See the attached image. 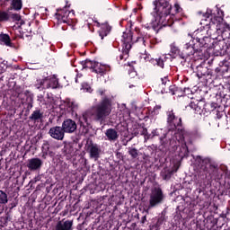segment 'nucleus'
Segmentation results:
<instances>
[{"label":"nucleus","mask_w":230,"mask_h":230,"mask_svg":"<svg viewBox=\"0 0 230 230\" xmlns=\"http://www.w3.org/2000/svg\"><path fill=\"white\" fill-rule=\"evenodd\" d=\"M27 109H28V111L33 109V102H28Z\"/></svg>","instance_id":"57"},{"label":"nucleus","mask_w":230,"mask_h":230,"mask_svg":"<svg viewBox=\"0 0 230 230\" xmlns=\"http://www.w3.org/2000/svg\"><path fill=\"white\" fill-rule=\"evenodd\" d=\"M83 66V69H92L93 73H96L100 76H105L107 73H111V66L102 65L98 61H93L91 59L83 60L80 62Z\"/></svg>","instance_id":"7"},{"label":"nucleus","mask_w":230,"mask_h":230,"mask_svg":"<svg viewBox=\"0 0 230 230\" xmlns=\"http://www.w3.org/2000/svg\"><path fill=\"white\" fill-rule=\"evenodd\" d=\"M221 104L225 107H230V95H224L221 99Z\"/></svg>","instance_id":"42"},{"label":"nucleus","mask_w":230,"mask_h":230,"mask_svg":"<svg viewBox=\"0 0 230 230\" xmlns=\"http://www.w3.org/2000/svg\"><path fill=\"white\" fill-rule=\"evenodd\" d=\"M73 220L58 221L56 225L55 230H74L75 227H73Z\"/></svg>","instance_id":"25"},{"label":"nucleus","mask_w":230,"mask_h":230,"mask_svg":"<svg viewBox=\"0 0 230 230\" xmlns=\"http://www.w3.org/2000/svg\"><path fill=\"white\" fill-rule=\"evenodd\" d=\"M140 136H144L145 140L146 141V136H148V129L145 127L140 128Z\"/></svg>","instance_id":"48"},{"label":"nucleus","mask_w":230,"mask_h":230,"mask_svg":"<svg viewBox=\"0 0 230 230\" xmlns=\"http://www.w3.org/2000/svg\"><path fill=\"white\" fill-rule=\"evenodd\" d=\"M116 157H117V159H119L120 161H123V154H121V152H117L116 153Z\"/></svg>","instance_id":"56"},{"label":"nucleus","mask_w":230,"mask_h":230,"mask_svg":"<svg viewBox=\"0 0 230 230\" xmlns=\"http://www.w3.org/2000/svg\"><path fill=\"white\" fill-rule=\"evenodd\" d=\"M61 114H70L74 118H78V109H80V104L73 99H66L59 105Z\"/></svg>","instance_id":"8"},{"label":"nucleus","mask_w":230,"mask_h":230,"mask_svg":"<svg viewBox=\"0 0 230 230\" xmlns=\"http://www.w3.org/2000/svg\"><path fill=\"white\" fill-rule=\"evenodd\" d=\"M8 69V62L3 59H0V75H3L4 71Z\"/></svg>","instance_id":"43"},{"label":"nucleus","mask_w":230,"mask_h":230,"mask_svg":"<svg viewBox=\"0 0 230 230\" xmlns=\"http://www.w3.org/2000/svg\"><path fill=\"white\" fill-rule=\"evenodd\" d=\"M47 98L49 100V102H47L48 103L51 102V101L53 100V97H51L49 93H47Z\"/></svg>","instance_id":"60"},{"label":"nucleus","mask_w":230,"mask_h":230,"mask_svg":"<svg viewBox=\"0 0 230 230\" xmlns=\"http://www.w3.org/2000/svg\"><path fill=\"white\" fill-rule=\"evenodd\" d=\"M11 2L13 10H21L22 8V0H11Z\"/></svg>","instance_id":"40"},{"label":"nucleus","mask_w":230,"mask_h":230,"mask_svg":"<svg viewBox=\"0 0 230 230\" xmlns=\"http://www.w3.org/2000/svg\"><path fill=\"white\" fill-rule=\"evenodd\" d=\"M160 175L164 181H170V179H172V175H173V170L164 169Z\"/></svg>","instance_id":"34"},{"label":"nucleus","mask_w":230,"mask_h":230,"mask_svg":"<svg viewBox=\"0 0 230 230\" xmlns=\"http://www.w3.org/2000/svg\"><path fill=\"white\" fill-rule=\"evenodd\" d=\"M171 55L168 54L167 57H169V58H172L171 57H172V58H177V57H179V58H181V54L182 53V51H181V49H179V47H176L174 43H172L171 45Z\"/></svg>","instance_id":"30"},{"label":"nucleus","mask_w":230,"mask_h":230,"mask_svg":"<svg viewBox=\"0 0 230 230\" xmlns=\"http://www.w3.org/2000/svg\"><path fill=\"white\" fill-rule=\"evenodd\" d=\"M34 87H36L39 91H44L46 88V79L45 77L43 79L37 80V83L34 84Z\"/></svg>","instance_id":"36"},{"label":"nucleus","mask_w":230,"mask_h":230,"mask_svg":"<svg viewBox=\"0 0 230 230\" xmlns=\"http://www.w3.org/2000/svg\"><path fill=\"white\" fill-rule=\"evenodd\" d=\"M37 102H39V103L40 105H49V102H48V101H46V99H44V95H42V94H39L37 96Z\"/></svg>","instance_id":"44"},{"label":"nucleus","mask_w":230,"mask_h":230,"mask_svg":"<svg viewBox=\"0 0 230 230\" xmlns=\"http://www.w3.org/2000/svg\"><path fill=\"white\" fill-rule=\"evenodd\" d=\"M71 14V12L65 9H58L56 13V19H58V22H64L66 24H68V26H71L72 30H76V22H75L73 19L69 18V15Z\"/></svg>","instance_id":"12"},{"label":"nucleus","mask_w":230,"mask_h":230,"mask_svg":"<svg viewBox=\"0 0 230 230\" xmlns=\"http://www.w3.org/2000/svg\"><path fill=\"white\" fill-rule=\"evenodd\" d=\"M166 224V215L164 213H161V215L158 216V218L154 225V227L156 229H160V227Z\"/></svg>","instance_id":"33"},{"label":"nucleus","mask_w":230,"mask_h":230,"mask_svg":"<svg viewBox=\"0 0 230 230\" xmlns=\"http://www.w3.org/2000/svg\"><path fill=\"white\" fill-rule=\"evenodd\" d=\"M4 204H8V194L0 190V206H4Z\"/></svg>","instance_id":"38"},{"label":"nucleus","mask_w":230,"mask_h":230,"mask_svg":"<svg viewBox=\"0 0 230 230\" xmlns=\"http://www.w3.org/2000/svg\"><path fill=\"white\" fill-rule=\"evenodd\" d=\"M196 75L205 84H215V71L208 67L206 61L201 62L196 66Z\"/></svg>","instance_id":"6"},{"label":"nucleus","mask_w":230,"mask_h":230,"mask_svg":"<svg viewBox=\"0 0 230 230\" xmlns=\"http://www.w3.org/2000/svg\"><path fill=\"white\" fill-rule=\"evenodd\" d=\"M50 150H51V145L49 144V142H48V140H44L41 146V152H53Z\"/></svg>","instance_id":"41"},{"label":"nucleus","mask_w":230,"mask_h":230,"mask_svg":"<svg viewBox=\"0 0 230 230\" xmlns=\"http://www.w3.org/2000/svg\"><path fill=\"white\" fill-rule=\"evenodd\" d=\"M160 81L163 87H166V85H170V79H168V76L162 77Z\"/></svg>","instance_id":"46"},{"label":"nucleus","mask_w":230,"mask_h":230,"mask_svg":"<svg viewBox=\"0 0 230 230\" xmlns=\"http://www.w3.org/2000/svg\"><path fill=\"white\" fill-rule=\"evenodd\" d=\"M221 32V37L225 42H227L230 45V28L229 25H226V29L222 31L219 30Z\"/></svg>","instance_id":"32"},{"label":"nucleus","mask_w":230,"mask_h":230,"mask_svg":"<svg viewBox=\"0 0 230 230\" xmlns=\"http://www.w3.org/2000/svg\"><path fill=\"white\" fill-rule=\"evenodd\" d=\"M0 42H3L8 48H13V43L12 42V39L8 34H0Z\"/></svg>","instance_id":"31"},{"label":"nucleus","mask_w":230,"mask_h":230,"mask_svg":"<svg viewBox=\"0 0 230 230\" xmlns=\"http://www.w3.org/2000/svg\"><path fill=\"white\" fill-rule=\"evenodd\" d=\"M111 112H112V99L103 97L100 102L91 109L86 110L79 116V125L83 128L91 127L93 121L102 125L105 123V119L111 116Z\"/></svg>","instance_id":"3"},{"label":"nucleus","mask_w":230,"mask_h":230,"mask_svg":"<svg viewBox=\"0 0 230 230\" xmlns=\"http://www.w3.org/2000/svg\"><path fill=\"white\" fill-rule=\"evenodd\" d=\"M165 198L166 196H164L163 189H161V187H155L149 196V206L148 208L146 209V213L148 214L152 208H156V206H159V204H163Z\"/></svg>","instance_id":"9"},{"label":"nucleus","mask_w":230,"mask_h":230,"mask_svg":"<svg viewBox=\"0 0 230 230\" xmlns=\"http://www.w3.org/2000/svg\"><path fill=\"white\" fill-rule=\"evenodd\" d=\"M88 28H89L90 31H92V33L94 32V27H93V25L88 24Z\"/></svg>","instance_id":"62"},{"label":"nucleus","mask_w":230,"mask_h":230,"mask_svg":"<svg viewBox=\"0 0 230 230\" xmlns=\"http://www.w3.org/2000/svg\"><path fill=\"white\" fill-rule=\"evenodd\" d=\"M132 136H134L135 137H137V136H141L140 128H135L132 131Z\"/></svg>","instance_id":"49"},{"label":"nucleus","mask_w":230,"mask_h":230,"mask_svg":"<svg viewBox=\"0 0 230 230\" xmlns=\"http://www.w3.org/2000/svg\"><path fill=\"white\" fill-rule=\"evenodd\" d=\"M159 111H161V106L156 105L154 107V109L147 108V118H154V116H157L159 114Z\"/></svg>","instance_id":"35"},{"label":"nucleus","mask_w":230,"mask_h":230,"mask_svg":"<svg viewBox=\"0 0 230 230\" xmlns=\"http://www.w3.org/2000/svg\"><path fill=\"white\" fill-rule=\"evenodd\" d=\"M147 139H150V135L147 133V136H146V140Z\"/></svg>","instance_id":"64"},{"label":"nucleus","mask_w":230,"mask_h":230,"mask_svg":"<svg viewBox=\"0 0 230 230\" xmlns=\"http://www.w3.org/2000/svg\"><path fill=\"white\" fill-rule=\"evenodd\" d=\"M195 46L200 49V54L202 53L203 49L208 48H211V38L208 36L204 37H196L193 39Z\"/></svg>","instance_id":"19"},{"label":"nucleus","mask_w":230,"mask_h":230,"mask_svg":"<svg viewBox=\"0 0 230 230\" xmlns=\"http://www.w3.org/2000/svg\"><path fill=\"white\" fill-rule=\"evenodd\" d=\"M153 4L156 13V25L153 24L150 26L146 24L145 25V28H146V30H153L155 35H157L159 33V30H161L163 26H170V15H177V13H181L182 12V9L178 3L174 4L172 7L170 4V1L155 0Z\"/></svg>","instance_id":"4"},{"label":"nucleus","mask_w":230,"mask_h":230,"mask_svg":"<svg viewBox=\"0 0 230 230\" xmlns=\"http://www.w3.org/2000/svg\"><path fill=\"white\" fill-rule=\"evenodd\" d=\"M105 93H107V90L103 88H100L97 90V93L100 94V96H105Z\"/></svg>","instance_id":"50"},{"label":"nucleus","mask_w":230,"mask_h":230,"mask_svg":"<svg viewBox=\"0 0 230 230\" xmlns=\"http://www.w3.org/2000/svg\"><path fill=\"white\" fill-rule=\"evenodd\" d=\"M105 136L108 138V141H117V139L119 137L118 131H116L114 128H108L105 132Z\"/></svg>","instance_id":"29"},{"label":"nucleus","mask_w":230,"mask_h":230,"mask_svg":"<svg viewBox=\"0 0 230 230\" xmlns=\"http://www.w3.org/2000/svg\"><path fill=\"white\" fill-rule=\"evenodd\" d=\"M224 230H230V219H227V221H226V228H225Z\"/></svg>","instance_id":"59"},{"label":"nucleus","mask_w":230,"mask_h":230,"mask_svg":"<svg viewBox=\"0 0 230 230\" xmlns=\"http://www.w3.org/2000/svg\"><path fill=\"white\" fill-rule=\"evenodd\" d=\"M144 58L146 62H150L153 66H158V67H161L162 69H164V64L170 60V57H168V55H162L156 58L146 56Z\"/></svg>","instance_id":"18"},{"label":"nucleus","mask_w":230,"mask_h":230,"mask_svg":"<svg viewBox=\"0 0 230 230\" xmlns=\"http://www.w3.org/2000/svg\"><path fill=\"white\" fill-rule=\"evenodd\" d=\"M195 170L199 181H204L210 177L212 181L218 182L225 190H228V197H230V175H226V172L217 164H212L208 159H202L198 156L195 162Z\"/></svg>","instance_id":"2"},{"label":"nucleus","mask_w":230,"mask_h":230,"mask_svg":"<svg viewBox=\"0 0 230 230\" xmlns=\"http://www.w3.org/2000/svg\"><path fill=\"white\" fill-rule=\"evenodd\" d=\"M136 33H137V37L136 40H134L132 35V23L129 24V29H126V31L122 34V51L121 54L117 58L119 62L121 60H127L129 57L130 49H132V44H136L137 42H141L143 46H146V39H152V34L148 32H141V29L139 27L135 28Z\"/></svg>","instance_id":"5"},{"label":"nucleus","mask_w":230,"mask_h":230,"mask_svg":"<svg viewBox=\"0 0 230 230\" xmlns=\"http://www.w3.org/2000/svg\"><path fill=\"white\" fill-rule=\"evenodd\" d=\"M44 162L40 158H31L28 160L27 168L30 172H39Z\"/></svg>","instance_id":"20"},{"label":"nucleus","mask_w":230,"mask_h":230,"mask_svg":"<svg viewBox=\"0 0 230 230\" xmlns=\"http://www.w3.org/2000/svg\"><path fill=\"white\" fill-rule=\"evenodd\" d=\"M84 91H86V93H93V88L91 86H89V84H86L85 86H84Z\"/></svg>","instance_id":"54"},{"label":"nucleus","mask_w":230,"mask_h":230,"mask_svg":"<svg viewBox=\"0 0 230 230\" xmlns=\"http://www.w3.org/2000/svg\"><path fill=\"white\" fill-rule=\"evenodd\" d=\"M177 91H179V88L176 85H170L169 86V93L173 96L177 94Z\"/></svg>","instance_id":"47"},{"label":"nucleus","mask_w":230,"mask_h":230,"mask_svg":"<svg viewBox=\"0 0 230 230\" xmlns=\"http://www.w3.org/2000/svg\"><path fill=\"white\" fill-rule=\"evenodd\" d=\"M195 53H199V55H200V49H199L197 45H195V40H190V42L184 45L183 49L181 50V64L186 63L188 58H190V57H193Z\"/></svg>","instance_id":"11"},{"label":"nucleus","mask_w":230,"mask_h":230,"mask_svg":"<svg viewBox=\"0 0 230 230\" xmlns=\"http://www.w3.org/2000/svg\"><path fill=\"white\" fill-rule=\"evenodd\" d=\"M44 118V111H42L41 109H36L32 111L31 116L29 117V119L31 121H34L35 123H39L40 121H42Z\"/></svg>","instance_id":"26"},{"label":"nucleus","mask_w":230,"mask_h":230,"mask_svg":"<svg viewBox=\"0 0 230 230\" xmlns=\"http://www.w3.org/2000/svg\"><path fill=\"white\" fill-rule=\"evenodd\" d=\"M85 150L90 155V159H94L98 161L100 159V154H102V149L98 144H94L93 140L87 141L85 145Z\"/></svg>","instance_id":"16"},{"label":"nucleus","mask_w":230,"mask_h":230,"mask_svg":"<svg viewBox=\"0 0 230 230\" xmlns=\"http://www.w3.org/2000/svg\"><path fill=\"white\" fill-rule=\"evenodd\" d=\"M49 134L53 137V139H58V141H62V139H64V136L66 133L62 127L56 126L49 129Z\"/></svg>","instance_id":"22"},{"label":"nucleus","mask_w":230,"mask_h":230,"mask_svg":"<svg viewBox=\"0 0 230 230\" xmlns=\"http://www.w3.org/2000/svg\"><path fill=\"white\" fill-rule=\"evenodd\" d=\"M48 155L49 157H55V152L41 151V159H48Z\"/></svg>","instance_id":"45"},{"label":"nucleus","mask_w":230,"mask_h":230,"mask_svg":"<svg viewBox=\"0 0 230 230\" xmlns=\"http://www.w3.org/2000/svg\"><path fill=\"white\" fill-rule=\"evenodd\" d=\"M10 21V13L6 11L0 10V22H7Z\"/></svg>","instance_id":"39"},{"label":"nucleus","mask_w":230,"mask_h":230,"mask_svg":"<svg viewBox=\"0 0 230 230\" xmlns=\"http://www.w3.org/2000/svg\"><path fill=\"white\" fill-rule=\"evenodd\" d=\"M230 45L227 41L220 40L218 41L216 46L215 49L217 51V55H220V57H224V55H227L229 52Z\"/></svg>","instance_id":"23"},{"label":"nucleus","mask_w":230,"mask_h":230,"mask_svg":"<svg viewBox=\"0 0 230 230\" xmlns=\"http://www.w3.org/2000/svg\"><path fill=\"white\" fill-rule=\"evenodd\" d=\"M46 89H58V78L57 75H49L45 77Z\"/></svg>","instance_id":"24"},{"label":"nucleus","mask_w":230,"mask_h":230,"mask_svg":"<svg viewBox=\"0 0 230 230\" xmlns=\"http://www.w3.org/2000/svg\"><path fill=\"white\" fill-rule=\"evenodd\" d=\"M206 105V100L204 98L195 99L191 98V101L189 104L190 109H193L197 114H204V107Z\"/></svg>","instance_id":"17"},{"label":"nucleus","mask_w":230,"mask_h":230,"mask_svg":"<svg viewBox=\"0 0 230 230\" xmlns=\"http://www.w3.org/2000/svg\"><path fill=\"white\" fill-rule=\"evenodd\" d=\"M203 114H214L217 119H222L224 116V108L217 102H205Z\"/></svg>","instance_id":"13"},{"label":"nucleus","mask_w":230,"mask_h":230,"mask_svg":"<svg viewBox=\"0 0 230 230\" xmlns=\"http://www.w3.org/2000/svg\"><path fill=\"white\" fill-rule=\"evenodd\" d=\"M12 0H0V6H7Z\"/></svg>","instance_id":"53"},{"label":"nucleus","mask_w":230,"mask_h":230,"mask_svg":"<svg viewBox=\"0 0 230 230\" xmlns=\"http://www.w3.org/2000/svg\"><path fill=\"white\" fill-rule=\"evenodd\" d=\"M146 222V216L142 217L141 224H145Z\"/></svg>","instance_id":"61"},{"label":"nucleus","mask_w":230,"mask_h":230,"mask_svg":"<svg viewBox=\"0 0 230 230\" xmlns=\"http://www.w3.org/2000/svg\"><path fill=\"white\" fill-rule=\"evenodd\" d=\"M211 211H213L214 212V215H217V213H218V207L216 205V204H214L213 206H211Z\"/></svg>","instance_id":"52"},{"label":"nucleus","mask_w":230,"mask_h":230,"mask_svg":"<svg viewBox=\"0 0 230 230\" xmlns=\"http://www.w3.org/2000/svg\"><path fill=\"white\" fill-rule=\"evenodd\" d=\"M230 61L225 59L219 63V66L214 70V81L222 80L227 71H229Z\"/></svg>","instance_id":"15"},{"label":"nucleus","mask_w":230,"mask_h":230,"mask_svg":"<svg viewBox=\"0 0 230 230\" xmlns=\"http://www.w3.org/2000/svg\"><path fill=\"white\" fill-rule=\"evenodd\" d=\"M63 131H65L66 134H73L77 128L76 122L71 119H66L63 123L62 127Z\"/></svg>","instance_id":"21"},{"label":"nucleus","mask_w":230,"mask_h":230,"mask_svg":"<svg viewBox=\"0 0 230 230\" xmlns=\"http://www.w3.org/2000/svg\"><path fill=\"white\" fill-rule=\"evenodd\" d=\"M111 27L109 25V23H102L101 25V28L98 31L99 36L101 37L102 40L107 37L111 33Z\"/></svg>","instance_id":"27"},{"label":"nucleus","mask_w":230,"mask_h":230,"mask_svg":"<svg viewBox=\"0 0 230 230\" xmlns=\"http://www.w3.org/2000/svg\"><path fill=\"white\" fill-rule=\"evenodd\" d=\"M39 181H40V176H36L35 178H33L32 182H39Z\"/></svg>","instance_id":"58"},{"label":"nucleus","mask_w":230,"mask_h":230,"mask_svg":"<svg viewBox=\"0 0 230 230\" xmlns=\"http://www.w3.org/2000/svg\"><path fill=\"white\" fill-rule=\"evenodd\" d=\"M196 37H202V34H200V33H196Z\"/></svg>","instance_id":"63"},{"label":"nucleus","mask_w":230,"mask_h":230,"mask_svg":"<svg viewBox=\"0 0 230 230\" xmlns=\"http://www.w3.org/2000/svg\"><path fill=\"white\" fill-rule=\"evenodd\" d=\"M75 152V149L73 148V146L71 144H66L62 148V154L64 157H66L67 161L73 157V154Z\"/></svg>","instance_id":"28"},{"label":"nucleus","mask_w":230,"mask_h":230,"mask_svg":"<svg viewBox=\"0 0 230 230\" xmlns=\"http://www.w3.org/2000/svg\"><path fill=\"white\" fill-rule=\"evenodd\" d=\"M158 40H157V39L156 38H154V39H151L150 40V44H151V46H155V44H158Z\"/></svg>","instance_id":"55"},{"label":"nucleus","mask_w":230,"mask_h":230,"mask_svg":"<svg viewBox=\"0 0 230 230\" xmlns=\"http://www.w3.org/2000/svg\"><path fill=\"white\" fill-rule=\"evenodd\" d=\"M128 154L130 155L131 159H137V157H139V151L136 147H128Z\"/></svg>","instance_id":"37"},{"label":"nucleus","mask_w":230,"mask_h":230,"mask_svg":"<svg viewBox=\"0 0 230 230\" xmlns=\"http://www.w3.org/2000/svg\"><path fill=\"white\" fill-rule=\"evenodd\" d=\"M226 220V214H220L217 217L215 215L207 217L206 221L203 224H197V230H212L215 226H218V222H224Z\"/></svg>","instance_id":"10"},{"label":"nucleus","mask_w":230,"mask_h":230,"mask_svg":"<svg viewBox=\"0 0 230 230\" xmlns=\"http://www.w3.org/2000/svg\"><path fill=\"white\" fill-rule=\"evenodd\" d=\"M166 116L169 131L160 137L162 146L167 150H177L181 143V148L185 152H188V146L186 145V141H184V137H186L188 132L182 124V117L177 115V112L173 110L168 111Z\"/></svg>","instance_id":"1"},{"label":"nucleus","mask_w":230,"mask_h":230,"mask_svg":"<svg viewBox=\"0 0 230 230\" xmlns=\"http://www.w3.org/2000/svg\"><path fill=\"white\" fill-rule=\"evenodd\" d=\"M220 19H222V16H217V14L213 13V10L208 8L207 12L203 14V19L201 20L200 24H203L211 30V26H215L217 21L220 22Z\"/></svg>","instance_id":"14"},{"label":"nucleus","mask_w":230,"mask_h":230,"mask_svg":"<svg viewBox=\"0 0 230 230\" xmlns=\"http://www.w3.org/2000/svg\"><path fill=\"white\" fill-rule=\"evenodd\" d=\"M12 19H13V21H21V14H18V13H13L12 14Z\"/></svg>","instance_id":"51"}]
</instances>
